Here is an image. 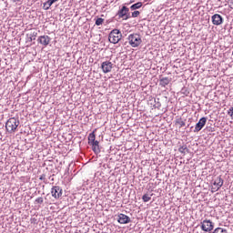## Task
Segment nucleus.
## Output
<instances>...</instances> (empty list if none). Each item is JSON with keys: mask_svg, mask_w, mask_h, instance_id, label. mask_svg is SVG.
<instances>
[{"mask_svg": "<svg viewBox=\"0 0 233 233\" xmlns=\"http://www.w3.org/2000/svg\"><path fill=\"white\" fill-rule=\"evenodd\" d=\"M19 119L15 117L9 118L5 123V130L9 134H12V132H15L17 130V127H19Z\"/></svg>", "mask_w": 233, "mask_h": 233, "instance_id": "f257e3e1", "label": "nucleus"}, {"mask_svg": "<svg viewBox=\"0 0 233 233\" xmlns=\"http://www.w3.org/2000/svg\"><path fill=\"white\" fill-rule=\"evenodd\" d=\"M121 37H123V34H121V31L119 29L115 28L109 33L108 41L113 45H117V43L121 41Z\"/></svg>", "mask_w": 233, "mask_h": 233, "instance_id": "f03ea898", "label": "nucleus"}, {"mask_svg": "<svg viewBox=\"0 0 233 233\" xmlns=\"http://www.w3.org/2000/svg\"><path fill=\"white\" fill-rule=\"evenodd\" d=\"M128 43L130 46L133 48H137L141 43H143V40L141 39V35L139 34H131L127 37Z\"/></svg>", "mask_w": 233, "mask_h": 233, "instance_id": "7ed1b4c3", "label": "nucleus"}, {"mask_svg": "<svg viewBox=\"0 0 233 233\" xmlns=\"http://www.w3.org/2000/svg\"><path fill=\"white\" fill-rule=\"evenodd\" d=\"M116 15H118L119 19H124L127 21V19H130V8H128L126 5H123L121 9L118 10Z\"/></svg>", "mask_w": 233, "mask_h": 233, "instance_id": "20e7f679", "label": "nucleus"}, {"mask_svg": "<svg viewBox=\"0 0 233 233\" xmlns=\"http://www.w3.org/2000/svg\"><path fill=\"white\" fill-rule=\"evenodd\" d=\"M200 228L203 232H212V230H214V222H211L208 219H204L200 223Z\"/></svg>", "mask_w": 233, "mask_h": 233, "instance_id": "39448f33", "label": "nucleus"}, {"mask_svg": "<svg viewBox=\"0 0 233 233\" xmlns=\"http://www.w3.org/2000/svg\"><path fill=\"white\" fill-rule=\"evenodd\" d=\"M51 196L55 199H59L63 196V188L59 186H54L51 188Z\"/></svg>", "mask_w": 233, "mask_h": 233, "instance_id": "423d86ee", "label": "nucleus"}, {"mask_svg": "<svg viewBox=\"0 0 233 233\" xmlns=\"http://www.w3.org/2000/svg\"><path fill=\"white\" fill-rule=\"evenodd\" d=\"M212 24L216 26H219L220 25H223L225 19L223 16L219 14H215L211 16Z\"/></svg>", "mask_w": 233, "mask_h": 233, "instance_id": "0eeeda50", "label": "nucleus"}, {"mask_svg": "<svg viewBox=\"0 0 233 233\" xmlns=\"http://www.w3.org/2000/svg\"><path fill=\"white\" fill-rule=\"evenodd\" d=\"M207 125V117H201L198 122L196 124L195 126V129L193 130V132L197 133V132H201V130H203V127Z\"/></svg>", "mask_w": 233, "mask_h": 233, "instance_id": "6e6552de", "label": "nucleus"}, {"mask_svg": "<svg viewBox=\"0 0 233 233\" xmlns=\"http://www.w3.org/2000/svg\"><path fill=\"white\" fill-rule=\"evenodd\" d=\"M101 68L104 74H108V72H112V68H114V64L110 61H105L101 64Z\"/></svg>", "mask_w": 233, "mask_h": 233, "instance_id": "1a4fd4ad", "label": "nucleus"}, {"mask_svg": "<svg viewBox=\"0 0 233 233\" xmlns=\"http://www.w3.org/2000/svg\"><path fill=\"white\" fill-rule=\"evenodd\" d=\"M50 41H52V38L48 35H41L37 38V43L42 45V46H48L50 45Z\"/></svg>", "mask_w": 233, "mask_h": 233, "instance_id": "9d476101", "label": "nucleus"}, {"mask_svg": "<svg viewBox=\"0 0 233 233\" xmlns=\"http://www.w3.org/2000/svg\"><path fill=\"white\" fill-rule=\"evenodd\" d=\"M117 221L120 223V225H127V223H132L130 217L123 213L118 214Z\"/></svg>", "mask_w": 233, "mask_h": 233, "instance_id": "9b49d317", "label": "nucleus"}, {"mask_svg": "<svg viewBox=\"0 0 233 233\" xmlns=\"http://www.w3.org/2000/svg\"><path fill=\"white\" fill-rule=\"evenodd\" d=\"M172 78L168 76H159V86L165 88L167 86L170 85Z\"/></svg>", "mask_w": 233, "mask_h": 233, "instance_id": "f8f14e48", "label": "nucleus"}, {"mask_svg": "<svg viewBox=\"0 0 233 233\" xmlns=\"http://www.w3.org/2000/svg\"><path fill=\"white\" fill-rule=\"evenodd\" d=\"M89 146L92 147V150L96 156L97 154H101V146H99V141L96 140L95 142H91Z\"/></svg>", "mask_w": 233, "mask_h": 233, "instance_id": "ddd939ff", "label": "nucleus"}, {"mask_svg": "<svg viewBox=\"0 0 233 233\" xmlns=\"http://www.w3.org/2000/svg\"><path fill=\"white\" fill-rule=\"evenodd\" d=\"M223 183L224 181H223V178H221V176L217 177L213 181V187H215L214 188L216 190H219V188L223 187Z\"/></svg>", "mask_w": 233, "mask_h": 233, "instance_id": "4468645a", "label": "nucleus"}, {"mask_svg": "<svg viewBox=\"0 0 233 233\" xmlns=\"http://www.w3.org/2000/svg\"><path fill=\"white\" fill-rule=\"evenodd\" d=\"M59 0H47L43 4V10H50V6L54 5V3H57Z\"/></svg>", "mask_w": 233, "mask_h": 233, "instance_id": "2eb2a0df", "label": "nucleus"}, {"mask_svg": "<svg viewBox=\"0 0 233 233\" xmlns=\"http://www.w3.org/2000/svg\"><path fill=\"white\" fill-rule=\"evenodd\" d=\"M175 125L178 127V128H183V127H186L187 124L185 123L182 117H177L175 120Z\"/></svg>", "mask_w": 233, "mask_h": 233, "instance_id": "dca6fc26", "label": "nucleus"}, {"mask_svg": "<svg viewBox=\"0 0 233 233\" xmlns=\"http://www.w3.org/2000/svg\"><path fill=\"white\" fill-rule=\"evenodd\" d=\"M178 152H180V154H190V149L184 144L178 147Z\"/></svg>", "mask_w": 233, "mask_h": 233, "instance_id": "f3484780", "label": "nucleus"}, {"mask_svg": "<svg viewBox=\"0 0 233 233\" xmlns=\"http://www.w3.org/2000/svg\"><path fill=\"white\" fill-rule=\"evenodd\" d=\"M87 139H88V145L96 141V129L88 135Z\"/></svg>", "mask_w": 233, "mask_h": 233, "instance_id": "a211bd4d", "label": "nucleus"}, {"mask_svg": "<svg viewBox=\"0 0 233 233\" xmlns=\"http://www.w3.org/2000/svg\"><path fill=\"white\" fill-rule=\"evenodd\" d=\"M141 6H143V3L142 2H137L136 4H133L130 6V10L134 11V10H139V8H141Z\"/></svg>", "mask_w": 233, "mask_h": 233, "instance_id": "6ab92c4d", "label": "nucleus"}, {"mask_svg": "<svg viewBox=\"0 0 233 233\" xmlns=\"http://www.w3.org/2000/svg\"><path fill=\"white\" fill-rule=\"evenodd\" d=\"M154 99V108H157L159 110L161 108V102H159V98H153Z\"/></svg>", "mask_w": 233, "mask_h": 233, "instance_id": "aec40b11", "label": "nucleus"}, {"mask_svg": "<svg viewBox=\"0 0 233 233\" xmlns=\"http://www.w3.org/2000/svg\"><path fill=\"white\" fill-rule=\"evenodd\" d=\"M103 23H105V19L98 17L96 19L95 25L96 26H101V25H103Z\"/></svg>", "mask_w": 233, "mask_h": 233, "instance_id": "412c9836", "label": "nucleus"}, {"mask_svg": "<svg viewBox=\"0 0 233 233\" xmlns=\"http://www.w3.org/2000/svg\"><path fill=\"white\" fill-rule=\"evenodd\" d=\"M150 199H152V197L148 196V194H145L142 196V200L144 201V203H148Z\"/></svg>", "mask_w": 233, "mask_h": 233, "instance_id": "4be33fe9", "label": "nucleus"}, {"mask_svg": "<svg viewBox=\"0 0 233 233\" xmlns=\"http://www.w3.org/2000/svg\"><path fill=\"white\" fill-rule=\"evenodd\" d=\"M213 233H228V231L223 228H217L214 229Z\"/></svg>", "mask_w": 233, "mask_h": 233, "instance_id": "5701e85b", "label": "nucleus"}, {"mask_svg": "<svg viewBox=\"0 0 233 233\" xmlns=\"http://www.w3.org/2000/svg\"><path fill=\"white\" fill-rule=\"evenodd\" d=\"M37 35V33L35 32H33L29 35V37H28V41L32 42V41H35V36Z\"/></svg>", "mask_w": 233, "mask_h": 233, "instance_id": "b1692460", "label": "nucleus"}, {"mask_svg": "<svg viewBox=\"0 0 233 233\" xmlns=\"http://www.w3.org/2000/svg\"><path fill=\"white\" fill-rule=\"evenodd\" d=\"M40 181H43V183H45V185H48V180H46V175L42 174L39 177Z\"/></svg>", "mask_w": 233, "mask_h": 233, "instance_id": "393cba45", "label": "nucleus"}, {"mask_svg": "<svg viewBox=\"0 0 233 233\" xmlns=\"http://www.w3.org/2000/svg\"><path fill=\"white\" fill-rule=\"evenodd\" d=\"M43 203H44V199H43L42 197H39V198H37L35 200V205H43Z\"/></svg>", "mask_w": 233, "mask_h": 233, "instance_id": "a878e982", "label": "nucleus"}, {"mask_svg": "<svg viewBox=\"0 0 233 233\" xmlns=\"http://www.w3.org/2000/svg\"><path fill=\"white\" fill-rule=\"evenodd\" d=\"M181 94H183L184 96H189L190 91L188 90V88L183 87V88L181 89Z\"/></svg>", "mask_w": 233, "mask_h": 233, "instance_id": "bb28decb", "label": "nucleus"}, {"mask_svg": "<svg viewBox=\"0 0 233 233\" xmlns=\"http://www.w3.org/2000/svg\"><path fill=\"white\" fill-rule=\"evenodd\" d=\"M141 14V12H139V11H137V10H135L132 14H131V15H130V17H138V15Z\"/></svg>", "mask_w": 233, "mask_h": 233, "instance_id": "cd10ccee", "label": "nucleus"}, {"mask_svg": "<svg viewBox=\"0 0 233 233\" xmlns=\"http://www.w3.org/2000/svg\"><path fill=\"white\" fill-rule=\"evenodd\" d=\"M228 115L233 119V107H229L228 110Z\"/></svg>", "mask_w": 233, "mask_h": 233, "instance_id": "c85d7f7f", "label": "nucleus"}, {"mask_svg": "<svg viewBox=\"0 0 233 233\" xmlns=\"http://www.w3.org/2000/svg\"><path fill=\"white\" fill-rule=\"evenodd\" d=\"M49 179H50L51 181H54V175L49 176Z\"/></svg>", "mask_w": 233, "mask_h": 233, "instance_id": "c756f323", "label": "nucleus"}, {"mask_svg": "<svg viewBox=\"0 0 233 233\" xmlns=\"http://www.w3.org/2000/svg\"><path fill=\"white\" fill-rule=\"evenodd\" d=\"M11 1H13L14 3H19V1L21 0H11Z\"/></svg>", "mask_w": 233, "mask_h": 233, "instance_id": "7c9ffc66", "label": "nucleus"}, {"mask_svg": "<svg viewBox=\"0 0 233 233\" xmlns=\"http://www.w3.org/2000/svg\"><path fill=\"white\" fill-rule=\"evenodd\" d=\"M31 221H36V219L35 218H32Z\"/></svg>", "mask_w": 233, "mask_h": 233, "instance_id": "2f4dec72", "label": "nucleus"}, {"mask_svg": "<svg viewBox=\"0 0 233 233\" xmlns=\"http://www.w3.org/2000/svg\"><path fill=\"white\" fill-rule=\"evenodd\" d=\"M188 127H190V125H187V128H188Z\"/></svg>", "mask_w": 233, "mask_h": 233, "instance_id": "473e14b6", "label": "nucleus"}, {"mask_svg": "<svg viewBox=\"0 0 233 233\" xmlns=\"http://www.w3.org/2000/svg\"><path fill=\"white\" fill-rule=\"evenodd\" d=\"M124 45H127V42H125Z\"/></svg>", "mask_w": 233, "mask_h": 233, "instance_id": "72a5a7b5", "label": "nucleus"}, {"mask_svg": "<svg viewBox=\"0 0 233 233\" xmlns=\"http://www.w3.org/2000/svg\"><path fill=\"white\" fill-rule=\"evenodd\" d=\"M190 128H194V127H191Z\"/></svg>", "mask_w": 233, "mask_h": 233, "instance_id": "f704fd0d", "label": "nucleus"}]
</instances>
